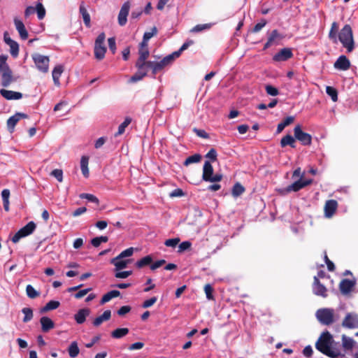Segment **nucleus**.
Masks as SVG:
<instances>
[{"mask_svg": "<svg viewBox=\"0 0 358 358\" xmlns=\"http://www.w3.org/2000/svg\"><path fill=\"white\" fill-rule=\"evenodd\" d=\"M334 338L332 335L328 331H324L321 334L317 342L315 343L316 349L324 355L331 358H338L340 356L344 357L341 350L332 346Z\"/></svg>", "mask_w": 358, "mask_h": 358, "instance_id": "f257e3e1", "label": "nucleus"}, {"mask_svg": "<svg viewBox=\"0 0 358 358\" xmlns=\"http://www.w3.org/2000/svg\"><path fill=\"white\" fill-rule=\"evenodd\" d=\"M338 39L343 46L347 49L348 52H351L355 48L352 29L350 24H345L338 34Z\"/></svg>", "mask_w": 358, "mask_h": 358, "instance_id": "f03ea898", "label": "nucleus"}, {"mask_svg": "<svg viewBox=\"0 0 358 358\" xmlns=\"http://www.w3.org/2000/svg\"><path fill=\"white\" fill-rule=\"evenodd\" d=\"M316 318L322 324L329 326L335 322L334 310L329 308H320L316 311Z\"/></svg>", "mask_w": 358, "mask_h": 358, "instance_id": "7ed1b4c3", "label": "nucleus"}, {"mask_svg": "<svg viewBox=\"0 0 358 358\" xmlns=\"http://www.w3.org/2000/svg\"><path fill=\"white\" fill-rule=\"evenodd\" d=\"M105 39V33L102 32L99 34L95 40L94 53V57L97 60H102L105 57V54L107 50L104 45Z\"/></svg>", "mask_w": 358, "mask_h": 358, "instance_id": "20e7f679", "label": "nucleus"}, {"mask_svg": "<svg viewBox=\"0 0 358 358\" xmlns=\"http://www.w3.org/2000/svg\"><path fill=\"white\" fill-rule=\"evenodd\" d=\"M202 179L206 182H219L222 179V175H213V167L209 161H206L203 167Z\"/></svg>", "mask_w": 358, "mask_h": 358, "instance_id": "39448f33", "label": "nucleus"}, {"mask_svg": "<svg viewBox=\"0 0 358 358\" xmlns=\"http://www.w3.org/2000/svg\"><path fill=\"white\" fill-rule=\"evenodd\" d=\"M31 58L39 71L43 73L48 72L50 63L49 57L42 55L39 53H34L31 55Z\"/></svg>", "mask_w": 358, "mask_h": 358, "instance_id": "423d86ee", "label": "nucleus"}, {"mask_svg": "<svg viewBox=\"0 0 358 358\" xmlns=\"http://www.w3.org/2000/svg\"><path fill=\"white\" fill-rule=\"evenodd\" d=\"M36 225L34 222L31 221L28 222L25 226L18 230L15 235L13 236L11 241L13 243H17L22 238L26 237L31 234L36 229Z\"/></svg>", "mask_w": 358, "mask_h": 358, "instance_id": "0eeeda50", "label": "nucleus"}, {"mask_svg": "<svg viewBox=\"0 0 358 358\" xmlns=\"http://www.w3.org/2000/svg\"><path fill=\"white\" fill-rule=\"evenodd\" d=\"M294 138L299 141L303 145H310L312 143V136L310 134L304 132L300 124H297L294 128Z\"/></svg>", "mask_w": 358, "mask_h": 358, "instance_id": "6e6552de", "label": "nucleus"}, {"mask_svg": "<svg viewBox=\"0 0 358 358\" xmlns=\"http://www.w3.org/2000/svg\"><path fill=\"white\" fill-rule=\"evenodd\" d=\"M312 180H302V179H299L297 181H295L292 184L288 185L286 188L279 190L281 194H287L291 192H298L302 188L306 187L307 185L312 183Z\"/></svg>", "mask_w": 358, "mask_h": 358, "instance_id": "1a4fd4ad", "label": "nucleus"}, {"mask_svg": "<svg viewBox=\"0 0 358 358\" xmlns=\"http://www.w3.org/2000/svg\"><path fill=\"white\" fill-rule=\"evenodd\" d=\"M342 327L347 329H358V314L348 313L342 322Z\"/></svg>", "mask_w": 358, "mask_h": 358, "instance_id": "9d476101", "label": "nucleus"}, {"mask_svg": "<svg viewBox=\"0 0 358 358\" xmlns=\"http://www.w3.org/2000/svg\"><path fill=\"white\" fill-rule=\"evenodd\" d=\"M313 292L315 295L327 298L328 296L327 289L321 283L318 277L314 276L312 285Z\"/></svg>", "mask_w": 358, "mask_h": 358, "instance_id": "9b49d317", "label": "nucleus"}, {"mask_svg": "<svg viewBox=\"0 0 358 358\" xmlns=\"http://www.w3.org/2000/svg\"><path fill=\"white\" fill-rule=\"evenodd\" d=\"M175 59L176 57L172 53L171 55L166 56L159 62H155L153 69V75H156L158 72L161 71L166 66H169L171 64H172Z\"/></svg>", "mask_w": 358, "mask_h": 358, "instance_id": "f8f14e48", "label": "nucleus"}, {"mask_svg": "<svg viewBox=\"0 0 358 358\" xmlns=\"http://www.w3.org/2000/svg\"><path fill=\"white\" fill-rule=\"evenodd\" d=\"M356 285L355 280L343 279L339 283V289L342 294L348 295Z\"/></svg>", "mask_w": 358, "mask_h": 358, "instance_id": "ddd939ff", "label": "nucleus"}, {"mask_svg": "<svg viewBox=\"0 0 358 358\" xmlns=\"http://www.w3.org/2000/svg\"><path fill=\"white\" fill-rule=\"evenodd\" d=\"M130 9V3L127 1L123 3L118 14V24L120 26H124L127 22V16Z\"/></svg>", "mask_w": 358, "mask_h": 358, "instance_id": "4468645a", "label": "nucleus"}, {"mask_svg": "<svg viewBox=\"0 0 358 358\" xmlns=\"http://www.w3.org/2000/svg\"><path fill=\"white\" fill-rule=\"evenodd\" d=\"M293 57L291 48H285L279 50L273 57L275 62H284Z\"/></svg>", "mask_w": 358, "mask_h": 358, "instance_id": "2eb2a0df", "label": "nucleus"}, {"mask_svg": "<svg viewBox=\"0 0 358 358\" xmlns=\"http://www.w3.org/2000/svg\"><path fill=\"white\" fill-rule=\"evenodd\" d=\"M1 74V85L7 87L11 83L16 80L13 76V71L10 68H6V70L0 72Z\"/></svg>", "mask_w": 358, "mask_h": 358, "instance_id": "dca6fc26", "label": "nucleus"}, {"mask_svg": "<svg viewBox=\"0 0 358 358\" xmlns=\"http://www.w3.org/2000/svg\"><path fill=\"white\" fill-rule=\"evenodd\" d=\"M338 208V202L334 199L327 200L324 204V215L327 217H331L336 213Z\"/></svg>", "mask_w": 358, "mask_h": 358, "instance_id": "f3484780", "label": "nucleus"}, {"mask_svg": "<svg viewBox=\"0 0 358 358\" xmlns=\"http://www.w3.org/2000/svg\"><path fill=\"white\" fill-rule=\"evenodd\" d=\"M27 115L22 113H17L7 120V127L10 132H13L16 124L22 118H27Z\"/></svg>", "mask_w": 358, "mask_h": 358, "instance_id": "a211bd4d", "label": "nucleus"}, {"mask_svg": "<svg viewBox=\"0 0 358 358\" xmlns=\"http://www.w3.org/2000/svg\"><path fill=\"white\" fill-rule=\"evenodd\" d=\"M4 41L10 46V52L13 57H16L19 54V45L18 43L11 39L8 36V33H4Z\"/></svg>", "mask_w": 358, "mask_h": 358, "instance_id": "6ab92c4d", "label": "nucleus"}, {"mask_svg": "<svg viewBox=\"0 0 358 358\" xmlns=\"http://www.w3.org/2000/svg\"><path fill=\"white\" fill-rule=\"evenodd\" d=\"M335 69L346 71L350 67V60L345 55L340 56L334 64Z\"/></svg>", "mask_w": 358, "mask_h": 358, "instance_id": "aec40b11", "label": "nucleus"}, {"mask_svg": "<svg viewBox=\"0 0 358 358\" xmlns=\"http://www.w3.org/2000/svg\"><path fill=\"white\" fill-rule=\"evenodd\" d=\"M14 24L17 31H18L20 38L22 40H26L28 38L29 34L25 28V26L23 22L17 18L14 19Z\"/></svg>", "mask_w": 358, "mask_h": 358, "instance_id": "412c9836", "label": "nucleus"}, {"mask_svg": "<svg viewBox=\"0 0 358 358\" xmlns=\"http://www.w3.org/2000/svg\"><path fill=\"white\" fill-rule=\"evenodd\" d=\"M110 263L115 266L116 271H120L125 268L127 264L131 263V259H123V258L119 257L117 255L110 260Z\"/></svg>", "mask_w": 358, "mask_h": 358, "instance_id": "4be33fe9", "label": "nucleus"}, {"mask_svg": "<svg viewBox=\"0 0 358 358\" xmlns=\"http://www.w3.org/2000/svg\"><path fill=\"white\" fill-rule=\"evenodd\" d=\"M0 94L3 97H4L7 100H17L22 97V94L20 92L7 90L4 89H1L0 90Z\"/></svg>", "mask_w": 358, "mask_h": 358, "instance_id": "5701e85b", "label": "nucleus"}, {"mask_svg": "<svg viewBox=\"0 0 358 358\" xmlns=\"http://www.w3.org/2000/svg\"><path fill=\"white\" fill-rule=\"evenodd\" d=\"M90 314V310L89 308L80 309L75 315L74 319L78 324L84 323L86 320V317Z\"/></svg>", "mask_w": 358, "mask_h": 358, "instance_id": "b1692460", "label": "nucleus"}, {"mask_svg": "<svg viewBox=\"0 0 358 358\" xmlns=\"http://www.w3.org/2000/svg\"><path fill=\"white\" fill-rule=\"evenodd\" d=\"M41 329L43 332H48L55 327L54 322L48 317L44 316L40 319Z\"/></svg>", "mask_w": 358, "mask_h": 358, "instance_id": "393cba45", "label": "nucleus"}, {"mask_svg": "<svg viewBox=\"0 0 358 358\" xmlns=\"http://www.w3.org/2000/svg\"><path fill=\"white\" fill-rule=\"evenodd\" d=\"M111 317V311L110 310H105L103 314L97 317H96L93 321V325L95 327H99L103 322L108 321L110 319Z\"/></svg>", "mask_w": 358, "mask_h": 358, "instance_id": "a878e982", "label": "nucleus"}, {"mask_svg": "<svg viewBox=\"0 0 358 358\" xmlns=\"http://www.w3.org/2000/svg\"><path fill=\"white\" fill-rule=\"evenodd\" d=\"M295 138L289 134H287L283 136L280 140V145L282 148H285L287 145H289L292 148H296Z\"/></svg>", "mask_w": 358, "mask_h": 358, "instance_id": "bb28decb", "label": "nucleus"}, {"mask_svg": "<svg viewBox=\"0 0 358 358\" xmlns=\"http://www.w3.org/2000/svg\"><path fill=\"white\" fill-rule=\"evenodd\" d=\"M63 71H64L63 66L62 65H57L54 68V69L52 72V79H53L54 83L56 86H59V85H60L59 78H60Z\"/></svg>", "mask_w": 358, "mask_h": 358, "instance_id": "cd10ccee", "label": "nucleus"}, {"mask_svg": "<svg viewBox=\"0 0 358 358\" xmlns=\"http://www.w3.org/2000/svg\"><path fill=\"white\" fill-rule=\"evenodd\" d=\"M120 295V291L118 290H111L108 292H107L106 294H105L101 299V301H100V303L101 304H104L107 302H108L109 301H110L112 299L115 298V297H117Z\"/></svg>", "mask_w": 358, "mask_h": 358, "instance_id": "c85d7f7f", "label": "nucleus"}, {"mask_svg": "<svg viewBox=\"0 0 358 358\" xmlns=\"http://www.w3.org/2000/svg\"><path fill=\"white\" fill-rule=\"evenodd\" d=\"M79 11L80 13L82 15L85 25L88 28L90 27V15L87 12V9L85 8V7L83 5H80L79 8Z\"/></svg>", "mask_w": 358, "mask_h": 358, "instance_id": "c756f323", "label": "nucleus"}, {"mask_svg": "<svg viewBox=\"0 0 358 358\" xmlns=\"http://www.w3.org/2000/svg\"><path fill=\"white\" fill-rule=\"evenodd\" d=\"M128 328H117L111 332V336L113 338H121L129 334Z\"/></svg>", "mask_w": 358, "mask_h": 358, "instance_id": "7c9ffc66", "label": "nucleus"}, {"mask_svg": "<svg viewBox=\"0 0 358 358\" xmlns=\"http://www.w3.org/2000/svg\"><path fill=\"white\" fill-rule=\"evenodd\" d=\"M60 306V303L58 301L51 300L48 302L45 306L41 309V313H46L49 310L57 309Z\"/></svg>", "mask_w": 358, "mask_h": 358, "instance_id": "2f4dec72", "label": "nucleus"}, {"mask_svg": "<svg viewBox=\"0 0 358 358\" xmlns=\"http://www.w3.org/2000/svg\"><path fill=\"white\" fill-rule=\"evenodd\" d=\"M88 163L89 157L87 156H83L80 159V168L82 173L85 178L89 176Z\"/></svg>", "mask_w": 358, "mask_h": 358, "instance_id": "473e14b6", "label": "nucleus"}, {"mask_svg": "<svg viewBox=\"0 0 358 358\" xmlns=\"http://www.w3.org/2000/svg\"><path fill=\"white\" fill-rule=\"evenodd\" d=\"M245 188L238 182H236L232 187L231 194L234 197H238L243 194Z\"/></svg>", "mask_w": 358, "mask_h": 358, "instance_id": "72a5a7b5", "label": "nucleus"}, {"mask_svg": "<svg viewBox=\"0 0 358 358\" xmlns=\"http://www.w3.org/2000/svg\"><path fill=\"white\" fill-rule=\"evenodd\" d=\"M152 262V257L150 255H147L137 261L135 265L138 268H141L146 266L151 265Z\"/></svg>", "mask_w": 358, "mask_h": 358, "instance_id": "f704fd0d", "label": "nucleus"}, {"mask_svg": "<svg viewBox=\"0 0 358 358\" xmlns=\"http://www.w3.org/2000/svg\"><path fill=\"white\" fill-rule=\"evenodd\" d=\"M338 24L336 22H333L329 32V38L334 43L337 42V32L338 30Z\"/></svg>", "mask_w": 358, "mask_h": 358, "instance_id": "c9c22d12", "label": "nucleus"}, {"mask_svg": "<svg viewBox=\"0 0 358 358\" xmlns=\"http://www.w3.org/2000/svg\"><path fill=\"white\" fill-rule=\"evenodd\" d=\"M355 341L345 334L342 336V345L345 350H352L355 345Z\"/></svg>", "mask_w": 358, "mask_h": 358, "instance_id": "e433bc0d", "label": "nucleus"}, {"mask_svg": "<svg viewBox=\"0 0 358 358\" xmlns=\"http://www.w3.org/2000/svg\"><path fill=\"white\" fill-rule=\"evenodd\" d=\"M131 122V118L129 117H127L124 122L120 124L118 127V130L117 133H115V136H117L122 135L124 133L126 127L129 126V124Z\"/></svg>", "mask_w": 358, "mask_h": 358, "instance_id": "4c0bfd02", "label": "nucleus"}, {"mask_svg": "<svg viewBox=\"0 0 358 358\" xmlns=\"http://www.w3.org/2000/svg\"><path fill=\"white\" fill-rule=\"evenodd\" d=\"M35 9L38 20H43L45 16L46 12L43 3L41 1H38L36 3Z\"/></svg>", "mask_w": 358, "mask_h": 358, "instance_id": "58836bf2", "label": "nucleus"}, {"mask_svg": "<svg viewBox=\"0 0 358 358\" xmlns=\"http://www.w3.org/2000/svg\"><path fill=\"white\" fill-rule=\"evenodd\" d=\"M69 355L71 357H76L79 352L80 350L78 346V343L76 341H73L71 343L68 349Z\"/></svg>", "mask_w": 358, "mask_h": 358, "instance_id": "ea45409f", "label": "nucleus"}, {"mask_svg": "<svg viewBox=\"0 0 358 358\" xmlns=\"http://www.w3.org/2000/svg\"><path fill=\"white\" fill-rule=\"evenodd\" d=\"M146 76V71L138 69L137 72L130 78L129 81L131 83H136L137 81L142 80Z\"/></svg>", "mask_w": 358, "mask_h": 358, "instance_id": "a19ab883", "label": "nucleus"}, {"mask_svg": "<svg viewBox=\"0 0 358 358\" xmlns=\"http://www.w3.org/2000/svg\"><path fill=\"white\" fill-rule=\"evenodd\" d=\"M138 58L136 62L135 66H142L144 64V62L147 61L150 55V52H138Z\"/></svg>", "mask_w": 358, "mask_h": 358, "instance_id": "79ce46f5", "label": "nucleus"}, {"mask_svg": "<svg viewBox=\"0 0 358 358\" xmlns=\"http://www.w3.org/2000/svg\"><path fill=\"white\" fill-rule=\"evenodd\" d=\"M194 44V41L192 40H188L186 42H185L180 47V48L173 52V55L176 57V58H178L181 55L182 52L187 50L190 45Z\"/></svg>", "mask_w": 358, "mask_h": 358, "instance_id": "37998d69", "label": "nucleus"}, {"mask_svg": "<svg viewBox=\"0 0 358 358\" xmlns=\"http://www.w3.org/2000/svg\"><path fill=\"white\" fill-rule=\"evenodd\" d=\"M201 159V155L199 154H195L188 157L184 162L185 166H188L193 163H197Z\"/></svg>", "mask_w": 358, "mask_h": 358, "instance_id": "c03bdc74", "label": "nucleus"}, {"mask_svg": "<svg viewBox=\"0 0 358 358\" xmlns=\"http://www.w3.org/2000/svg\"><path fill=\"white\" fill-rule=\"evenodd\" d=\"M24 317L22 320L23 322L27 323L32 320L33 318V310L30 308H23L22 310Z\"/></svg>", "mask_w": 358, "mask_h": 358, "instance_id": "a18cd8bd", "label": "nucleus"}, {"mask_svg": "<svg viewBox=\"0 0 358 358\" xmlns=\"http://www.w3.org/2000/svg\"><path fill=\"white\" fill-rule=\"evenodd\" d=\"M108 241V236H101L92 238L91 240V243L94 247L97 248L101 245V243H106Z\"/></svg>", "mask_w": 358, "mask_h": 358, "instance_id": "49530a36", "label": "nucleus"}, {"mask_svg": "<svg viewBox=\"0 0 358 358\" xmlns=\"http://www.w3.org/2000/svg\"><path fill=\"white\" fill-rule=\"evenodd\" d=\"M155 62L151 61H145L144 64L142 66H136L137 69H141L143 71H146V74H148V71L149 69L152 71V73L153 74V69L155 66Z\"/></svg>", "mask_w": 358, "mask_h": 358, "instance_id": "de8ad7c7", "label": "nucleus"}, {"mask_svg": "<svg viewBox=\"0 0 358 358\" xmlns=\"http://www.w3.org/2000/svg\"><path fill=\"white\" fill-rule=\"evenodd\" d=\"M80 199H85L88 200L90 202L96 203V206L99 205V199L96 196H94L93 194H87V193H83V194H80Z\"/></svg>", "mask_w": 358, "mask_h": 358, "instance_id": "09e8293b", "label": "nucleus"}, {"mask_svg": "<svg viewBox=\"0 0 358 358\" xmlns=\"http://www.w3.org/2000/svg\"><path fill=\"white\" fill-rule=\"evenodd\" d=\"M26 292L27 296L31 299H35L39 296L40 293L38 292L32 285H28L26 287Z\"/></svg>", "mask_w": 358, "mask_h": 358, "instance_id": "8fccbe9b", "label": "nucleus"}, {"mask_svg": "<svg viewBox=\"0 0 358 358\" xmlns=\"http://www.w3.org/2000/svg\"><path fill=\"white\" fill-rule=\"evenodd\" d=\"M326 93L331 96L333 101H336L338 100V92L334 87L327 86L326 87Z\"/></svg>", "mask_w": 358, "mask_h": 358, "instance_id": "3c124183", "label": "nucleus"}, {"mask_svg": "<svg viewBox=\"0 0 358 358\" xmlns=\"http://www.w3.org/2000/svg\"><path fill=\"white\" fill-rule=\"evenodd\" d=\"M211 27L212 24L210 23L197 24L191 29V31L194 33L200 32L206 29H209Z\"/></svg>", "mask_w": 358, "mask_h": 358, "instance_id": "603ef678", "label": "nucleus"}, {"mask_svg": "<svg viewBox=\"0 0 358 358\" xmlns=\"http://www.w3.org/2000/svg\"><path fill=\"white\" fill-rule=\"evenodd\" d=\"M204 292L206 295V298L208 300H214V296L213 294V288L210 284H206L204 286Z\"/></svg>", "mask_w": 358, "mask_h": 358, "instance_id": "864d4df0", "label": "nucleus"}, {"mask_svg": "<svg viewBox=\"0 0 358 358\" xmlns=\"http://www.w3.org/2000/svg\"><path fill=\"white\" fill-rule=\"evenodd\" d=\"M265 90H266V93L271 96H274L278 95V94H279L278 90L276 87H275L271 85H266Z\"/></svg>", "mask_w": 358, "mask_h": 358, "instance_id": "5fc2aeb1", "label": "nucleus"}, {"mask_svg": "<svg viewBox=\"0 0 358 358\" xmlns=\"http://www.w3.org/2000/svg\"><path fill=\"white\" fill-rule=\"evenodd\" d=\"M7 59L8 56L3 55H0V72L6 70V68H10L6 63Z\"/></svg>", "mask_w": 358, "mask_h": 358, "instance_id": "6e6d98bb", "label": "nucleus"}, {"mask_svg": "<svg viewBox=\"0 0 358 358\" xmlns=\"http://www.w3.org/2000/svg\"><path fill=\"white\" fill-rule=\"evenodd\" d=\"M50 175L54 176L59 182H62L63 171L62 169H55L51 172Z\"/></svg>", "mask_w": 358, "mask_h": 358, "instance_id": "4d7b16f0", "label": "nucleus"}, {"mask_svg": "<svg viewBox=\"0 0 358 358\" xmlns=\"http://www.w3.org/2000/svg\"><path fill=\"white\" fill-rule=\"evenodd\" d=\"M180 242L179 238L167 239L164 242V245L167 247L175 248Z\"/></svg>", "mask_w": 358, "mask_h": 358, "instance_id": "13d9d810", "label": "nucleus"}, {"mask_svg": "<svg viewBox=\"0 0 358 358\" xmlns=\"http://www.w3.org/2000/svg\"><path fill=\"white\" fill-rule=\"evenodd\" d=\"M157 301V298L156 296L151 297L150 299L145 300L143 304L142 307L143 308H148L153 306Z\"/></svg>", "mask_w": 358, "mask_h": 358, "instance_id": "bf43d9fd", "label": "nucleus"}, {"mask_svg": "<svg viewBox=\"0 0 358 358\" xmlns=\"http://www.w3.org/2000/svg\"><path fill=\"white\" fill-rule=\"evenodd\" d=\"M282 38L283 36L279 34L278 31L277 29H274L271 31L268 38L273 43L275 40L282 39Z\"/></svg>", "mask_w": 358, "mask_h": 358, "instance_id": "052dcab7", "label": "nucleus"}, {"mask_svg": "<svg viewBox=\"0 0 358 358\" xmlns=\"http://www.w3.org/2000/svg\"><path fill=\"white\" fill-rule=\"evenodd\" d=\"M157 34V29L156 27H153L150 31L144 33L143 38L145 40H150L152 37Z\"/></svg>", "mask_w": 358, "mask_h": 358, "instance_id": "680f3d73", "label": "nucleus"}, {"mask_svg": "<svg viewBox=\"0 0 358 358\" xmlns=\"http://www.w3.org/2000/svg\"><path fill=\"white\" fill-rule=\"evenodd\" d=\"M134 251V248L131 247V248H129L123 250L122 252H121L118 256H119V257H122V258L131 257L133 255Z\"/></svg>", "mask_w": 358, "mask_h": 358, "instance_id": "e2e57ef3", "label": "nucleus"}, {"mask_svg": "<svg viewBox=\"0 0 358 358\" xmlns=\"http://www.w3.org/2000/svg\"><path fill=\"white\" fill-rule=\"evenodd\" d=\"M194 132L199 137L208 139L209 138V134L203 129H199L196 128H194L193 129Z\"/></svg>", "mask_w": 358, "mask_h": 358, "instance_id": "0e129e2a", "label": "nucleus"}, {"mask_svg": "<svg viewBox=\"0 0 358 358\" xmlns=\"http://www.w3.org/2000/svg\"><path fill=\"white\" fill-rule=\"evenodd\" d=\"M192 243L189 241H183L178 246V252H182L190 248Z\"/></svg>", "mask_w": 358, "mask_h": 358, "instance_id": "69168bd1", "label": "nucleus"}, {"mask_svg": "<svg viewBox=\"0 0 358 358\" xmlns=\"http://www.w3.org/2000/svg\"><path fill=\"white\" fill-rule=\"evenodd\" d=\"M267 22L266 20L262 19L260 22L256 24L253 27L252 31L255 33L259 32L265 25Z\"/></svg>", "mask_w": 358, "mask_h": 358, "instance_id": "338daca9", "label": "nucleus"}, {"mask_svg": "<svg viewBox=\"0 0 358 358\" xmlns=\"http://www.w3.org/2000/svg\"><path fill=\"white\" fill-rule=\"evenodd\" d=\"M206 157L211 159L212 162L217 160V152L214 148H211L206 155Z\"/></svg>", "mask_w": 358, "mask_h": 358, "instance_id": "774afa93", "label": "nucleus"}]
</instances>
